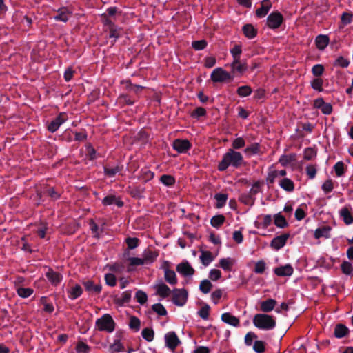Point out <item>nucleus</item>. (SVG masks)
I'll use <instances>...</instances> for the list:
<instances>
[{
	"label": "nucleus",
	"instance_id": "nucleus-50",
	"mask_svg": "<svg viewBox=\"0 0 353 353\" xmlns=\"http://www.w3.org/2000/svg\"><path fill=\"white\" fill-rule=\"evenodd\" d=\"M128 261L130 263V266H138V265H145V263L143 261V257H130L128 258Z\"/></svg>",
	"mask_w": 353,
	"mask_h": 353
},
{
	"label": "nucleus",
	"instance_id": "nucleus-59",
	"mask_svg": "<svg viewBox=\"0 0 353 353\" xmlns=\"http://www.w3.org/2000/svg\"><path fill=\"white\" fill-rule=\"evenodd\" d=\"M316 155V152L311 148H306L304 151V159L306 160H310L315 157Z\"/></svg>",
	"mask_w": 353,
	"mask_h": 353
},
{
	"label": "nucleus",
	"instance_id": "nucleus-55",
	"mask_svg": "<svg viewBox=\"0 0 353 353\" xmlns=\"http://www.w3.org/2000/svg\"><path fill=\"white\" fill-rule=\"evenodd\" d=\"M253 349L257 353H263L265 351V343L262 341H256Z\"/></svg>",
	"mask_w": 353,
	"mask_h": 353
},
{
	"label": "nucleus",
	"instance_id": "nucleus-58",
	"mask_svg": "<svg viewBox=\"0 0 353 353\" xmlns=\"http://www.w3.org/2000/svg\"><path fill=\"white\" fill-rule=\"evenodd\" d=\"M76 350L79 353H88L90 347L83 342H79L77 345Z\"/></svg>",
	"mask_w": 353,
	"mask_h": 353
},
{
	"label": "nucleus",
	"instance_id": "nucleus-27",
	"mask_svg": "<svg viewBox=\"0 0 353 353\" xmlns=\"http://www.w3.org/2000/svg\"><path fill=\"white\" fill-rule=\"evenodd\" d=\"M276 301L274 299H269L261 303V310L263 312H271L275 307Z\"/></svg>",
	"mask_w": 353,
	"mask_h": 353
},
{
	"label": "nucleus",
	"instance_id": "nucleus-62",
	"mask_svg": "<svg viewBox=\"0 0 353 353\" xmlns=\"http://www.w3.org/2000/svg\"><path fill=\"white\" fill-rule=\"evenodd\" d=\"M207 43L205 40L195 41L192 43V47L196 50H201L205 48Z\"/></svg>",
	"mask_w": 353,
	"mask_h": 353
},
{
	"label": "nucleus",
	"instance_id": "nucleus-57",
	"mask_svg": "<svg viewBox=\"0 0 353 353\" xmlns=\"http://www.w3.org/2000/svg\"><path fill=\"white\" fill-rule=\"evenodd\" d=\"M161 181L165 185L170 186L174 183V179L170 175L164 174L161 176Z\"/></svg>",
	"mask_w": 353,
	"mask_h": 353
},
{
	"label": "nucleus",
	"instance_id": "nucleus-22",
	"mask_svg": "<svg viewBox=\"0 0 353 353\" xmlns=\"http://www.w3.org/2000/svg\"><path fill=\"white\" fill-rule=\"evenodd\" d=\"M221 320L224 323L234 327H238L239 325V319L228 312L223 313L221 315Z\"/></svg>",
	"mask_w": 353,
	"mask_h": 353
},
{
	"label": "nucleus",
	"instance_id": "nucleus-44",
	"mask_svg": "<svg viewBox=\"0 0 353 353\" xmlns=\"http://www.w3.org/2000/svg\"><path fill=\"white\" fill-rule=\"evenodd\" d=\"M252 93V89L248 85L241 86L237 89V94L242 97L249 96Z\"/></svg>",
	"mask_w": 353,
	"mask_h": 353
},
{
	"label": "nucleus",
	"instance_id": "nucleus-34",
	"mask_svg": "<svg viewBox=\"0 0 353 353\" xmlns=\"http://www.w3.org/2000/svg\"><path fill=\"white\" fill-rule=\"evenodd\" d=\"M16 291H17V294L23 299H26V298L30 296L34 292L33 289H32L30 288H23V287H17V288L16 289Z\"/></svg>",
	"mask_w": 353,
	"mask_h": 353
},
{
	"label": "nucleus",
	"instance_id": "nucleus-6",
	"mask_svg": "<svg viewBox=\"0 0 353 353\" xmlns=\"http://www.w3.org/2000/svg\"><path fill=\"white\" fill-rule=\"evenodd\" d=\"M165 346L174 351L176 347L181 343V341L177 336L176 334L173 332H169L165 334L164 336Z\"/></svg>",
	"mask_w": 353,
	"mask_h": 353
},
{
	"label": "nucleus",
	"instance_id": "nucleus-52",
	"mask_svg": "<svg viewBox=\"0 0 353 353\" xmlns=\"http://www.w3.org/2000/svg\"><path fill=\"white\" fill-rule=\"evenodd\" d=\"M245 142L242 137L235 139L232 143L233 149H241L245 146Z\"/></svg>",
	"mask_w": 353,
	"mask_h": 353
},
{
	"label": "nucleus",
	"instance_id": "nucleus-25",
	"mask_svg": "<svg viewBox=\"0 0 353 353\" xmlns=\"http://www.w3.org/2000/svg\"><path fill=\"white\" fill-rule=\"evenodd\" d=\"M199 259L204 266H208L214 261V257L210 251L201 250Z\"/></svg>",
	"mask_w": 353,
	"mask_h": 353
},
{
	"label": "nucleus",
	"instance_id": "nucleus-37",
	"mask_svg": "<svg viewBox=\"0 0 353 353\" xmlns=\"http://www.w3.org/2000/svg\"><path fill=\"white\" fill-rule=\"evenodd\" d=\"M212 288V283L207 279L201 281L199 285V290L204 294H208L210 292Z\"/></svg>",
	"mask_w": 353,
	"mask_h": 353
},
{
	"label": "nucleus",
	"instance_id": "nucleus-2",
	"mask_svg": "<svg viewBox=\"0 0 353 353\" xmlns=\"http://www.w3.org/2000/svg\"><path fill=\"white\" fill-rule=\"evenodd\" d=\"M254 325L259 329L270 330L275 327L276 321L272 316L265 314H258L254 316Z\"/></svg>",
	"mask_w": 353,
	"mask_h": 353
},
{
	"label": "nucleus",
	"instance_id": "nucleus-39",
	"mask_svg": "<svg viewBox=\"0 0 353 353\" xmlns=\"http://www.w3.org/2000/svg\"><path fill=\"white\" fill-rule=\"evenodd\" d=\"M274 224L280 228H283L288 225L285 217L280 214L274 216Z\"/></svg>",
	"mask_w": 353,
	"mask_h": 353
},
{
	"label": "nucleus",
	"instance_id": "nucleus-23",
	"mask_svg": "<svg viewBox=\"0 0 353 353\" xmlns=\"http://www.w3.org/2000/svg\"><path fill=\"white\" fill-rule=\"evenodd\" d=\"M83 285L86 291L89 293L99 294L101 291V285L99 284H94L92 281H83Z\"/></svg>",
	"mask_w": 353,
	"mask_h": 353
},
{
	"label": "nucleus",
	"instance_id": "nucleus-47",
	"mask_svg": "<svg viewBox=\"0 0 353 353\" xmlns=\"http://www.w3.org/2000/svg\"><path fill=\"white\" fill-rule=\"evenodd\" d=\"M341 270L342 272L347 275H350L353 273L352 265L347 261H344L341 264Z\"/></svg>",
	"mask_w": 353,
	"mask_h": 353
},
{
	"label": "nucleus",
	"instance_id": "nucleus-56",
	"mask_svg": "<svg viewBox=\"0 0 353 353\" xmlns=\"http://www.w3.org/2000/svg\"><path fill=\"white\" fill-rule=\"evenodd\" d=\"M334 169L338 176H342L344 174V163L342 161L337 162L334 165Z\"/></svg>",
	"mask_w": 353,
	"mask_h": 353
},
{
	"label": "nucleus",
	"instance_id": "nucleus-64",
	"mask_svg": "<svg viewBox=\"0 0 353 353\" xmlns=\"http://www.w3.org/2000/svg\"><path fill=\"white\" fill-rule=\"evenodd\" d=\"M324 71V68L321 64H316L312 67V74L316 76L319 77L321 76Z\"/></svg>",
	"mask_w": 353,
	"mask_h": 353
},
{
	"label": "nucleus",
	"instance_id": "nucleus-43",
	"mask_svg": "<svg viewBox=\"0 0 353 353\" xmlns=\"http://www.w3.org/2000/svg\"><path fill=\"white\" fill-rule=\"evenodd\" d=\"M215 199L216 200V207L222 208L225 204L228 196L225 194H216Z\"/></svg>",
	"mask_w": 353,
	"mask_h": 353
},
{
	"label": "nucleus",
	"instance_id": "nucleus-45",
	"mask_svg": "<svg viewBox=\"0 0 353 353\" xmlns=\"http://www.w3.org/2000/svg\"><path fill=\"white\" fill-rule=\"evenodd\" d=\"M350 65V61L344 57H339L334 61V65L347 68Z\"/></svg>",
	"mask_w": 353,
	"mask_h": 353
},
{
	"label": "nucleus",
	"instance_id": "nucleus-41",
	"mask_svg": "<svg viewBox=\"0 0 353 353\" xmlns=\"http://www.w3.org/2000/svg\"><path fill=\"white\" fill-rule=\"evenodd\" d=\"M230 53L232 56L233 60L240 59L242 53L241 46L240 45H235L231 50Z\"/></svg>",
	"mask_w": 353,
	"mask_h": 353
},
{
	"label": "nucleus",
	"instance_id": "nucleus-33",
	"mask_svg": "<svg viewBox=\"0 0 353 353\" xmlns=\"http://www.w3.org/2000/svg\"><path fill=\"white\" fill-rule=\"evenodd\" d=\"M82 288L79 285H75L68 290V296L71 299H76L82 294Z\"/></svg>",
	"mask_w": 353,
	"mask_h": 353
},
{
	"label": "nucleus",
	"instance_id": "nucleus-28",
	"mask_svg": "<svg viewBox=\"0 0 353 353\" xmlns=\"http://www.w3.org/2000/svg\"><path fill=\"white\" fill-rule=\"evenodd\" d=\"M316 47L320 50H323L329 43V38L326 35L320 34L315 39Z\"/></svg>",
	"mask_w": 353,
	"mask_h": 353
},
{
	"label": "nucleus",
	"instance_id": "nucleus-14",
	"mask_svg": "<svg viewBox=\"0 0 353 353\" xmlns=\"http://www.w3.org/2000/svg\"><path fill=\"white\" fill-rule=\"evenodd\" d=\"M274 272L279 276H290L294 272L292 266L290 264H286L283 266L276 268Z\"/></svg>",
	"mask_w": 353,
	"mask_h": 353
},
{
	"label": "nucleus",
	"instance_id": "nucleus-49",
	"mask_svg": "<svg viewBox=\"0 0 353 353\" xmlns=\"http://www.w3.org/2000/svg\"><path fill=\"white\" fill-rule=\"evenodd\" d=\"M152 310L160 316H165L167 311L164 306L161 303H156L152 305Z\"/></svg>",
	"mask_w": 353,
	"mask_h": 353
},
{
	"label": "nucleus",
	"instance_id": "nucleus-32",
	"mask_svg": "<svg viewBox=\"0 0 353 353\" xmlns=\"http://www.w3.org/2000/svg\"><path fill=\"white\" fill-rule=\"evenodd\" d=\"M348 332V329L346 326L342 324H337L334 328V336L338 339H341L346 336Z\"/></svg>",
	"mask_w": 353,
	"mask_h": 353
},
{
	"label": "nucleus",
	"instance_id": "nucleus-40",
	"mask_svg": "<svg viewBox=\"0 0 353 353\" xmlns=\"http://www.w3.org/2000/svg\"><path fill=\"white\" fill-rule=\"evenodd\" d=\"M141 335L145 340L150 342L154 339V333L152 329L145 328L142 330Z\"/></svg>",
	"mask_w": 353,
	"mask_h": 353
},
{
	"label": "nucleus",
	"instance_id": "nucleus-12",
	"mask_svg": "<svg viewBox=\"0 0 353 353\" xmlns=\"http://www.w3.org/2000/svg\"><path fill=\"white\" fill-rule=\"evenodd\" d=\"M104 24L108 27L110 32L109 37L110 38L117 39L121 36L122 33L121 29L115 26L110 20L106 19L104 21Z\"/></svg>",
	"mask_w": 353,
	"mask_h": 353
},
{
	"label": "nucleus",
	"instance_id": "nucleus-8",
	"mask_svg": "<svg viewBox=\"0 0 353 353\" xmlns=\"http://www.w3.org/2000/svg\"><path fill=\"white\" fill-rule=\"evenodd\" d=\"M68 120V116L65 112H61L48 125V130L51 132H56L60 125Z\"/></svg>",
	"mask_w": 353,
	"mask_h": 353
},
{
	"label": "nucleus",
	"instance_id": "nucleus-17",
	"mask_svg": "<svg viewBox=\"0 0 353 353\" xmlns=\"http://www.w3.org/2000/svg\"><path fill=\"white\" fill-rule=\"evenodd\" d=\"M156 293L162 298L169 296L171 293L170 289L163 282L160 281L154 285Z\"/></svg>",
	"mask_w": 353,
	"mask_h": 353
},
{
	"label": "nucleus",
	"instance_id": "nucleus-21",
	"mask_svg": "<svg viewBox=\"0 0 353 353\" xmlns=\"http://www.w3.org/2000/svg\"><path fill=\"white\" fill-rule=\"evenodd\" d=\"M272 7V3L269 0H263L261 2V6L259 8H258L256 11V14L259 17H264L270 9Z\"/></svg>",
	"mask_w": 353,
	"mask_h": 353
},
{
	"label": "nucleus",
	"instance_id": "nucleus-48",
	"mask_svg": "<svg viewBox=\"0 0 353 353\" xmlns=\"http://www.w3.org/2000/svg\"><path fill=\"white\" fill-rule=\"evenodd\" d=\"M295 156L293 154L290 155H282L279 160V162L283 165L285 166L290 162L294 160Z\"/></svg>",
	"mask_w": 353,
	"mask_h": 353
},
{
	"label": "nucleus",
	"instance_id": "nucleus-13",
	"mask_svg": "<svg viewBox=\"0 0 353 353\" xmlns=\"http://www.w3.org/2000/svg\"><path fill=\"white\" fill-rule=\"evenodd\" d=\"M288 238V234H283L276 236L272 240L271 246L276 250H280L285 245Z\"/></svg>",
	"mask_w": 353,
	"mask_h": 353
},
{
	"label": "nucleus",
	"instance_id": "nucleus-4",
	"mask_svg": "<svg viewBox=\"0 0 353 353\" xmlns=\"http://www.w3.org/2000/svg\"><path fill=\"white\" fill-rule=\"evenodd\" d=\"M210 77L212 81L215 83L225 82L232 79V76L222 68L214 69L212 72Z\"/></svg>",
	"mask_w": 353,
	"mask_h": 353
},
{
	"label": "nucleus",
	"instance_id": "nucleus-31",
	"mask_svg": "<svg viewBox=\"0 0 353 353\" xmlns=\"http://www.w3.org/2000/svg\"><path fill=\"white\" fill-rule=\"evenodd\" d=\"M164 277L165 281L170 285H176L177 283L176 275L173 270L165 269Z\"/></svg>",
	"mask_w": 353,
	"mask_h": 353
},
{
	"label": "nucleus",
	"instance_id": "nucleus-24",
	"mask_svg": "<svg viewBox=\"0 0 353 353\" xmlns=\"http://www.w3.org/2000/svg\"><path fill=\"white\" fill-rule=\"evenodd\" d=\"M157 256L158 254L156 252L150 250H145L142 254V257L145 265L152 264Z\"/></svg>",
	"mask_w": 353,
	"mask_h": 353
},
{
	"label": "nucleus",
	"instance_id": "nucleus-54",
	"mask_svg": "<svg viewBox=\"0 0 353 353\" xmlns=\"http://www.w3.org/2000/svg\"><path fill=\"white\" fill-rule=\"evenodd\" d=\"M221 276V272L218 269H212L209 272V278L213 281H216L219 280Z\"/></svg>",
	"mask_w": 353,
	"mask_h": 353
},
{
	"label": "nucleus",
	"instance_id": "nucleus-1",
	"mask_svg": "<svg viewBox=\"0 0 353 353\" xmlns=\"http://www.w3.org/2000/svg\"><path fill=\"white\" fill-rule=\"evenodd\" d=\"M243 161V156L239 152L229 149L223 156V159L218 165V169L220 171H224L229 166L238 168L242 164Z\"/></svg>",
	"mask_w": 353,
	"mask_h": 353
},
{
	"label": "nucleus",
	"instance_id": "nucleus-5",
	"mask_svg": "<svg viewBox=\"0 0 353 353\" xmlns=\"http://www.w3.org/2000/svg\"><path fill=\"white\" fill-rule=\"evenodd\" d=\"M188 292L184 289H174L172 292V301L178 306H183L188 300Z\"/></svg>",
	"mask_w": 353,
	"mask_h": 353
},
{
	"label": "nucleus",
	"instance_id": "nucleus-20",
	"mask_svg": "<svg viewBox=\"0 0 353 353\" xmlns=\"http://www.w3.org/2000/svg\"><path fill=\"white\" fill-rule=\"evenodd\" d=\"M286 175V171L285 170H276L272 166L268 171L267 181L270 184L274 182V180L278 176H284Z\"/></svg>",
	"mask_w": 353,
	"mask_h": 353
},
{
	"label": "nucleus",
	"instance_id": "nucleus-26",
	"mask_svg": "<svg viewBox=\"0 0 353 353\" xmlns=\"http://www.w3.org/2000/svg\"><path fill=\"white\" fill-rule=\"evenodd\" d=\"M102 203L104 205H110L113 204H115L118 207H122L123 205V203L114 195H108L105 196L103 199Z\"/></svg>",
	"mask_w": 353,
	"mask_h": 353
},
{
	"label": "nucleus",
	"instance_id": "nucleus-18",
	"mask_svg": "<svg viewBox=\"0 0 353 353\" xmlns=\"http://www.w3.org/2000/svg\"><path fill=\"white\" fill-rule=\"evenodd\" d=\"M72 12L66 8H61L58 10L56 15L53 17L56 21L66 22L71 17Z\"/></svg>",
	"mask_w": 353,
	"mask_h": 353
},
{
	"label": "nucleus",
	"instance_id": "nucleus-35",
	"mask_svg": "<svg viewBox=\"0 0 353 353\" xmlns=\"http://www.w3.org/2000/svg\"><path fill=\"white\" fill-rule=\"evenodd\" d=\"M243 32L248 39L254 38L256 34V30L251 24H246L243 27Z\"/></svg>",
	"mask_w": 353,
	"mask_h": 353
},
{
	"label": "nucleus",
	"instance_id": "nucleus-38",
	"mask_svg": "<svg viewBox=\"0 0 353 353\" xmlns=\"http://www.w3.org/2000/svg\"><path fill=\"white\" fill-rule=\"evenodd\" d=\"M225 221V217L223 215H216L212 218L210 223L211 225L214 228H219Z\"/></svg>",
	"mask_w": 353,
	"mask_h": 353
},
{
	"label": "nucleus",
	"instance_id": "nucleus-16",
	"mask_svg": "<svg viewBox=\"0 0 353 353\" xmlns=\"http://www.w3.org/2000/svg\"><path fill=\"white\" fill-rule=\"evenodd\" d=\"M235 262V259L231 257L222 258L219 260L217 266L222 268L225 272H230Z\"/></svg>",
	"mask_w": 353,
	"mask_h": 353
},
{
	"label": "nucleus",
	"instance_id": "nucleus-60",
	"mask_svg": "<svg viewBox=\"0 0 353 353\" xmlns=\"http://www.w3.org/2000/svg\"><path fill=\"white\" fill-rule=\"evenodd\" d=\"M106 284L113 287L116 285V277L113 274L109 273L105 275Z\"/></svg>",
	"mask_w": 353,
	"mask_h": 353
},
{
	"label": "nucleus",
	"instance_id": "nucleus-29",
	"mask_svg": "<svg viewBox=\"0 0 353 353\" xmlns=\"http://www.w3.org/2000/svg\"><path fill=\"white\" fill-rule=\"evenodd\" d=\"M330 230L331 228L329 226H323L322 228H317L314 232V236L316 239H319L321 237L329 238Z\"/></svg>",
	"mask_w": 353,
	"mask_h": 353
},
{
	"label": "nucleus",
	"instance_id": "nucleus-9",
	"mask_svg": "<svg viewBox=\"0 0 353 353\" xmlns=\"http://www.w3.org/2000/svg\"><path fill=\"white\" fill-rule=\"evenodd\" d=\"M232 74H241L248 70V65L245 61H241L240 59L233 60L230 64Z\"/></svg>",
	"mask_w": 353,
	"mask_h": 353
},
{
	"label": "nucleus",
	"instance_id": "nucleus-15",
	"mask_svg": "<svg viewBox=\"0 0 353 353\" xmlns=\"http://www.w3.org/2000/svg\"><path fill=\"white\" fill-rule=\"evenodd\" d=\"M46 276L48 280L54 285H57L62 281V275L57 272L53 271L52 269H48L46 273Z\"/></svg>",
	"mask_w": 353,
	"mask_h": 353
},
{
	"label": "nucleus",
	"instance_id": "nucleus-10",
	"mask_svg": "<svg viewBox=\"0 0 353 353\" xmlns=\"http://www.w3.org/2000/svg\"><path fill=\"white\" fill-rule=\"evenodd\" d=\"M176 271L183 276H191L194 273V270L186 261L177 265Z\"/></svg>",
	"mask_w": 353,
	"mask_h": 353
},
{
	"label": "nucleus",
	"instance_id": "nucleus-11",
	"mask_svg": "<svg viewBox=\"0 0 353 353\" xmlns=\"http://www.w3.org/2000/svg\"><path fill=\"white\" fill-rule=\"evenodd\" d=\"M172 146L178 152L185 153L191 148V144L187 139H176Z\"/></svg>",
	"mask_w": 353,
	"mask_h": 353
},
{
	"label": "nucleus",
	"instance_id": "nucleus-30",
	"mask_svg": "<svg viewBox=\"0 0 353 353\" xmlns=\"http://www.w3.org/2000/svg\"><path fill=\"white\" fill-rule=\"evenodd\" d=\"M279 185L282 189L288 192H292L294 189L293 181L288 178L281 179L279 182Z\"/></svg>",
	"mask_w": 353,
	"mask_h": 353
},
{
	"label": "nucleus",
	"instance_id": "nucleus-19",
	"mask_svg": "<svg viewBox=\"0 0 353 353\" xmlns=\"http://www.w3.org/2000/svg\"><path fill=\"white\" fill-rule=\"evenodd\" d=\"M352 208L348 206H345L341 208L339 211V215L343 221L347 225H350L353 223V216L351 213Z\"/></svg>",
	"mask_w": 353,
	"mask_h": 353
},
{
	"label": "nucleus",
	"instance_id": "nucleus-61",
	"mask_svg": "<svg viewBox=\"0 0 353 353\" xmlns=\"http://www.w3.org/2000/svg\"><path fill=\"white\" fill-rule=\"evenodd\" d=\"M223 294V292L221 290L218 289L215 291H214L211 294V299L212 301L214 302V304H217L219 299L221 298Z\"/></svg>",
	"mask_w": 353,
	"mask_h": 353
},
{
	"label": "nucleus",
	"instance_id": "nucleus-63",
	"mask_svg": "<svg viewBox=\"0 0 353 353\" xmlns=\"http://www.w3.org/2000/svg\"><path fill=\"white\" fill-rule=\"evenodd\" d=\"M120 171L119 167L105 168L104 172L105 174L110 177H114L117 173Z\"/></svg>",
	"mask_w": 353,
	"mask_h": 353
},
{
	"label": "nucleus",
	"instance_id": "nucleus-7",
	"mask_svg": "<svg viewBox=\"0 0 353 353\" xmlns=\"http://www.w3.org/2000/svg\"><path fill=\"white\" fill-rule=\"evenodd\" d=\"M283 21V15L279 12H274L268 17L267 25L271 29H276L281 25Z\"/></svg>",
	"mask_w": 353,
	"mask_h": 353
},
{
	"label": "nucleus",
	"instance_id": "nucleus-51",
	"mask_svg": "<svg viewBox=\"0 0 353 353\" xmlns=\"http://www.w3.org/2000/svg\"><path fill=\"white\" fill-rule=\"evenodd\" d=\"M266 268V264L264 261L261 260L255 263L254 272L257 274H262Z\"/></svg>",
	"mask_w": 353,
	"mask_h": 353
},
{
	"label": "nucleus",
	"instance_id": "nucleus-36",
	"mask_svg": "<svg viewBox=\"0 0 353 353\" xmlns=\"http://www.w3.org/2000/svg\"><path fill=\"white\" fill-rule=\"evenodd\" d=\"M272 221V219L271 215L266 214L262 217V221L256 223V226L258 228H266L271 224Z\"/></svg>",
	"mask_w": 353,
	"mask_h": 353
},
{
	"label": "nucleus",
	"instance_id": "nucleus-3",
	"mask_svg": "<svg viewBox=\"0 0 353 353\" xmlns=\"http://www.w3.org/2000/svg\"><path fill=\"white\" fill-rule=\"evenodd\" d=\"M95 325L99 331L108 333L112 332L115 328V323L112 317L108 314H105L101 318L97 319Z\"/></svg>",
	"mask_w": 353,
	"mask_h": 353
},
{
	"label": "nucleus",
	"instance_id": "nucleus-46",
	"mask_svg": "<svg viewBox=\"0 0 353 353\" xmlns=\"http://www.w3.org/2000/svg\"><path fill=\"white\" fill-rule=\"evenodd\" d=\"M135 298L137 299V301L141 305L145 303L148 300L147 294L141 290H139L137 292Z\"/></svg>",
	"mask_w": 353,
	"mask_h": 353
},
{
	"label": "nucleus",
	"instance_id": "nucleus-42",
	"mask_svg": "<svg viewBox=\"0 0 353 353\" xmlns=\"http://www.w3.org/2000/svg\"><path fill=\"white\" fill-rule=\"evenodd\" d=\"M123 350V346L119 340H115L114 341L113 344H112L110 346V353L119 352H121Z\"/></svg>",
	"mask_w": 353,
	"mask_h": 353
},
{
	"label": "nucleus",
	"instance_id": "nucleus-53",
	"mask_svg": "<svg viewBox=\"0 0 353 353\" xmlns=\"http://www.w3.org/2000/svg\"><path fill=\"white\" fill-rule=\"evenodd\" d=\"M322 85L323 80L319 78L315 79L311 82L312 88L319 92H321L323 90Z\"/></svg>",
	"mask_w": 353,
	"mask_h": 353
}]
</instances>
